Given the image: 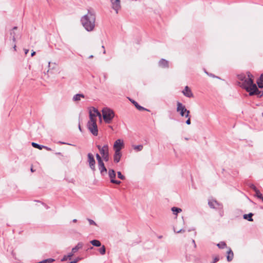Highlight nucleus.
Segmentation results:
<instances>
[{"label":"nucleus","instance_id":"obj_1","mask_svg":"<svg viewBox=\"0 0 263 263\" xmlns=\"http://www.w3.org/2000/svg\"><path fill=\"white\" fill-rule=\"evenodd\" d=\"M95 13L90 10H88L87 13L81 18V24L87 31H91L93 30L95 27Z\"/></svg>","mask_w":263,"mask_h":263},{"label":"nucleus","instance_id":"obj_2","mask_svg":"<svg viewBox=\"0 0 263 263\" xmlns=\"http://www.w3.org/2000/svg\"><path fill=\"white\" fill-rule=\"evenodd\" d=\"M251 75L248 73V92L249 95H257L258 97H261L263 96V91H259L256 84L253 83V80L250 77Z\"/></svg>","mask_w":263,"mask_h":263},{"label":"nucleus","instance_id":"obj_3","mask_svg":"<svg viewBox=\"0 0 263 263\" xmlns=\"http://www.w3.org/2000/svg\"><path fill=\"white\" fill-rule=\"evenodd\" d=\"M102 112L104 122L106 123H110L115 116L114 111L109 108L106 107L102 109Z\"/></svg>","mask_w":263,"mask_h":263},{"label":"nucleus","instance_id":"obj_4","mask_svg":"<svg viewBox=\"0 0 263 263\" xmlns=\"http://www.w3.org/2000/svg\"><path fill=\"white\" fill-rule=\"evenodd\" d=\"M237 78L238 79V85L247 90V79L245 74L244 73L238 74Z\"/></svg>","mask_w":263,"mask_h":263},{"label":"nucleus","instance_id":"obj_5","mask_svg":"<svg viewBox=\"0 0 263 263\" xmlns=\"http://www.w3.org/2000/svg\"><path fill=\"white\" fill-rule=\"evenodd\" d=\"M87 126L93 135H98V129L96 121L88 122Z\"/></svg>","mask_w":263,"mask_h":263},{"label":"nucleus","instance_id":"obj_6","mask_svg":"<svg viewBox=\"0 0 263 263\" xmlns=\"http://www.w3.org/2000/svg\"><path fill=\"white\" fill-rule=\"evenodd\" d=\"M89 120L88 122H92V121H96V117L97 116H99V117H101V115L100 112L98 111V110L93 107L92 110L89 111Z\"/></svg>","mask_w":263,"mask_h":263},{"label":"nucleus","instance_id":"obj_7","mask_svg":"<svg viewBox=\"0 0 263 263\" xmlns=\"http://www.w3.org/2000/svg\"><path fill=\"white\" fill-rule=\"evenodd\" d=\"M87 157H88V162L89 163V166L90 168H91V170L94 172L96 171V167H95L96 161L95 160L94 157H93V155L91 153H88L87 154Z\"/></svg>","mask_w":263,"mask_h":263},{"label":"nucleus","instance_id":"obj_8","mask_svg":"<svg viewBox=\"0 0 263 263\" xmlns=\"http://www.w3.org/2000/svg\"><path fill=\"white\" fill-rule=\"evenodd\" d=\"M176 110L181 117H183L185 114L186 107L181 102H177Z\"/></svg>","mask_w":263,"mask_h":263},{"label":"nucleus","instance_id":"obj_9","mask_svg":"<svg viewBox=\"0 0 263 263\" xmlns=\"http://www.w3.org/2000/svg\"><path fill=\"white\" fill-rule=\"evenodd\" d=\"M124 147L123 141L121 139H117L114 143V149L115 151L121 152L122 148Z\"/></svg>","mask_w":263,"mask_h":263},{"label":"nucleus","instance_id":"obj_10","mask_svg":"<svg viewBox=\"0 0 263 263\" xmlns=\"http://www.w3.org/2000/svg\"><path fill=\"white\" fill-rule=\"evenodd\" d=\"M108 176L110 179V182L112 183H115L116 184H120L121 182L119 180H117L115 179L116 177V173L115 171L112 169H109L108 171Z\"/></svg>","mask_w":263,"mask_h":263},{"label":"nucleus","instance_id":"obj_11","mask_svg":"<svg viewBox=\"0 0 263 263\" xmlns=\"http://www.w3.org/2000/svg\"><path fill=\"white\" fill-rule=\"evenodd\" d=\"M112 8L115 10L116 13H118L119 10L121 8L120 0H110Z\"/></svg>","mask_w":263,"mask_h":263},{"label":"nucleus","instance_id":"obj_12","mask_svg":"<svg viewBox=\"0 0 263 263\" xmlns=\"http://www.w3.org/2000/svg\"><path fill=\"white\" fill-rule=\"evenodd\" d=\"M208 204L211 208L220 209L222 208L221 204L215 200H211L208 202Z\"/></svg>","mask_w":263,"mask_h":263},{"label":"nucleus","instance_id":"obj_13","mask_svg":"<svg viewBox=\"0 0 263 263\" xmlns=\"http://www.w3.org/2000/svg\"><path fill=\"white\" fill-rule=\"evenodd\" d=\"M159 66L163 68H167L169 67V62L168 61L161 59L158 62Z\"/></svg>","mask_w":263,"mask_h":263},{"label":"nucleus","instance_id":"obj_14","mask_svg":"<svg viewBox=\"0 0 263 263\" xmlns=\"http://www.w3.org/2000/svg\"><path fill=\"white\" fill-rule=\"evenodd\" d=\"M183 94L186 97L191 98L193 97V94L191 90V89L187 86H186L182 91Z\"/></svg>","mask_w":263,"mask_h":263},{"label":"nucleus","instance_id":"obj_15","mask_svg":"<svg viewBox=\"0 0 263 263\" xmlns=\"http://www.w3.org/2000/svg\"><path fill=\"white\" fill-rule=\"evenodd\" d=\"M98 168L102 176H104L107 174V169L104 162L98 164Z\"/></svg>","mask_w":263,"mask_h":263},{"label":"nucleus","instance_id":"obj_16","mask_svg":"<svg viewBox=\"0 0 263 263\" xmlns=\"http://www.w3.org/2000/svg\"><path fill=\"white\" fill-rule=\"evenodd\" d=\"M122 154L121 152H116L115 151V154L114 155V161L116 163H118L121 159Z\"/></svg>","mask_w":263,"mask_h":263},{"label":"nucleus","instance_id":"obj_17","mask_svg":"<svg viewBox=\"0 0 263 263\" xmlns=\"http://www.w3.org/2000/svg\"><path fill=\"white\" fill-rule=\"evenodd\" d=\"M100 153L101 154L102 156L108 154L109 153L108 145L105 144L103 146H102V148H101V149H100Z\"/></svg>","mask_w":263,"mask_h":263},{"label":"nucleus","instance_id":"obj_18","mask_svg":"<svg viewBox=\"0 0 263 263\" xmlns=\"http://www.w3.org/2000/svg\"><path fill=\"white\" fill-rule=\"evenodd\" d=\"M129 100L130 101V102L135 105V106L139 110H147V111H149V110L147 109L146 108L140 106V105L138 104V103L133 100H132V99H129Z\"/></svg>","mask_w":263,"mask_h":263},{"label":"nucleus","instance_id":"obj_19","mask_svg":"<svg viewBox=\"0 0 263 263\" xmlns=\"http://www.w3.org/2000/svg\"><path fill=\"white\" fill-rule=\"evenodd\" d=\"M227 260L228 261H232L233 258V257H234V254H233V252L232 251V250L231 249V248H228V250L227 251Z\"/></svg>","mask_w":263,"mask_h":263},{"label":"nucleus","instance_id":"obj_20","mask_svg":"<svg viewBox=\"0 0 263 263\" xmlns=\"http://www.w3.org/2000/svg\"><path fill=\"white\" fill-rule=\"evenodd\" d=\"M83 246V244L81 242H79L76 247L73 248L71 250V252L74 254L76 253L79 249H82Z\"/></svg>","mask_w":263,"mask_h":263},{"label":"nucleus","instance_id":"obj_21","mask_svg":"<svg viewBox=\"0 0 263 263\" xmlns=\"http://www.w3.org/2000/svg\"><path fill=\"white\" fill-rule=\"evenodd\" d=\"M85 96L82 93H78L73 96L72 100L73 101H78L81 100V98H84Z\"/></svg>","mask_w":263,"mask_h":263},{"label":"nucleus","instance_id":"obj_22","mask_svg":"<svg viewBox=\"0 0 263 263\" xmlns=\"http://www.w3.org/2000/svg\"><path fill=\"white\" fill-rule=\"evenodd\" d=\"M17 29V27H14L12 30V31L10 32V35L12 36L13 42L14 43L16 42V37H15V30Z\"/></svg>","mask_w":263,"mask_h":263},{"label":"nucleus","instance_id":"obj_23","mask_svg":"<svg viewBox=\"0 0 263 263\" xmlns=\"http://www.w3.org/2000/svg\"><path fill=\"white\" fill-rule=\"evenodd\" d=\"M90 243L93 246L95 247H100L101 246V243L100 241L98 240L94 239L90 241Z\"/></svg>","mask_w":263,"mask_h":263},{"label":"nucleus","instance_id":"obj_24","mask_svg":"<svg viewBox=\"0 0 263 263\" xmlns=\"http://www.w3.org/2000/svg\"><path fill=\"white\" fill-rule=\"evenodd\" d=\"M74 254L73 253L70 252L67 255H64L63 258L61 259L62 261H64L67 260V259H70L71 257Z\"/></svg>","mask_w":263,"mask_h":263},{"label":"nucleus","instance_id":"obj_25","mask_svg":"<svg viewBox=\"0 0 263 263\" xmlns=\"http://www.w3.org/2000/svg\"><path fill=\"white\" fill-rule=\"evenodd\" d=\"M171 210L174 214L175 215H177L178 213H180L182 211V210L180 208L177 207H173Z\"/></svg>","mask_w":263,"mask_h":263},{"label":"nucleus","instance_id":"obj_26","mask_svg":"<svg viewBox=\"0 0 263 263\" xmlns=\"http://www.w3.org/2000/svg\"><path fill=\"white\" fill-rule=\"evenodd\" d=\"M31 145L33 147L38 148L40 150L42 149V148H43V147H44V145H40L35 142H32Z\"/></svg>","mask_w":263,"mask_h":263},{"label":"nucleus","instance_id":"obj_27","mask_svg":"<svg viewBox=\"0 0 263 263\" xmlns=\"http://www.w3.org/2000/svg\"><path fill=\"white\" fill-rule=\"evenodd\" d=\"M143 146L142 145H134L133 148L137 152H140L142 150Z\"/></svg>","mask_w":263,"mask_h":263},{"label":"nucleus","instance_id":"obj_28","mask_svg":"<svg viewBox=\"0 0 263 263\" xmlns=\"http://www.w3.org/2000/svg\"><path fill=\"white\" fill-rule=\"evenodd\" d=\"M254 192L255 193V196L257 197L258 198L262 199L263 196L262 195L260 191L258 190H257Z\"/></svg>","mask_w":263,"mask_h":263},{"label":"nucleus","instance_id":"obj_29","mask_svg":"<svg viewBox=\"0 0 263 263\" xmlns=\"http://www.w3.org/2000/svg\"><path fill=\"white\" fill-rule=\"evenodd\" d=\"M217 246L220 249H223L227 247L226 243L223 241H221L220 243H218Z\"/></svg>","mask_w":263,"mask_h":263},{"label":"nucleus","instance_id":"obj_30","mask_svg":"<svg viewBox=\"0 0 263 263\" xmlns=\"http://www.w3.org/2000/svg\"><path fill=\"white\" fill-rule=\"evenodd\" d=\"M99 251L101 255H104L106 252V248L104 246H102L99 249Z\"/></svg>","mask_w":263,"mask_h":263},{"label":"nucleus","instance_id":"obj_31","mask_svg":"<svg viewBox=\"0 0 263 263\" xmlns=\"http://www.w3.org/2000/svg\"><path fill=\"white\" fill-rule=\"evenodd\" d=\"M96 158L98 161V164L103 162L101 156L99 155V154H96Z\"/></svg>","mask_w":263,"mask_h":263},{"label":"nucleus","instance_id":"obj_32","mask_svg":"<svg viewBox=\"0 0 263 263\" xmlns=\"http://www.w3.org/2000/svg\"><path fill=\"white\" fill-rule=\"evenodd\" d=\"M118 177L120 178L121 180L125 179V176L122 174V173L120 172H117Z\"/></svg>","mask_w":263,"mask_h":263},{"label":"nucleus","instance_id":"obj_33","mask_svg":"<svg viewBox=\"0 0 263 263\" xmlns=\"http://www.w3.org/2000/svg\"><path fill=\"white\" fill-rule=\"evenodd\" d=\"M257 84L259 88H263V81H261L260 79L257 81Z\"/></svg>","mask_w":263,"mask_h":263},{"label":"nucleus","instance_id":"obj_34","mask_svg":"<svg viewBox=\"0 0 263 263\" xmlns=\"http://www.w3.org/2000/svg\"><path fill=\"white\" fill-rule=\"evenodd\" d=\"M87 220L88 221L90 225L97 226L96 223L93 220L88 218Z\"/></svg>","mask_w":263,"mask_h":263},{"label":"nucleus","instance_id":"obj_35","mask_svg":"<svg viewBox=\"0 0 263 263\" xmlns=\"http://www.w3.org/2000/svg\"><path fill=\"white\" fill-rule=\"evenodd\" d=\"M102 157L105 161L107 162L109 160V153L102 156Z\"/></svg>","mask_w":263,"mask_h":263},{"label":"nucleus","instance_id":"obj_36","mask_svg":"<svg viewBox=\"0 0 263 263\" xmlns=\"http://www.w3.org/2000/svg\"><path fill=\"white\" fill-rule=\"evenodd\" d=\"M81 258L80 257H77L76 259H74L73 260L69 262V263H77L78 261H79L80 260H81Z\"/></svg>","mask_w":263,"mask_h":263},{"label":"nucleus","instance_id":"obj_37","mask_svg":"<svg viewBox=\"0 0 263 263\" xmlns=\"http://www.w3.org/2000/svg\"><path fill=\"white\" fill-rule=\"evenodd\" d=\"M253 215V214L249 213L248 214V221H253V219L252 218V216Z\"/></svg>","mask_w":263,"mask_h":263},{"label":"nucleus","instance_id":"obj_38","mask_svg":"<svg viewBox=\"0 0 263 263\" xmlns=\"http://www.w3.org/2000/svg\"><path fill=\"white\" fill-rule=\"evenodd\" d=\"M174 231L175 232L177 233H180V232H185V230H183V229H180L179 230H176L175 228L174 229Z\"/></svg>","mask_w":263,"mask_h":263},{"label":"nucleus","instance_id":"obj_39","mask_svg":"<svg viewBox=\"0 0 263 263\" xmlns=\"http://www.w3.org/2000/svg\"><path fill=\"white\" fill-rule=\"evenodd\" d=\"M250 187L254 191H255L256 190H258L256 186L253 184H251L250 185Z\"/></svg>","mask_w":263,"mask_h":263},{"label":"nucleus","instance_id":"obj_40","mask_svg":"<svg viewBox=\"0 0 263 263\" xmlns=\"http://www.w3.org/2000/svg\"><path fill=\"white\" fill-rule=\"evenodd\" d=\"M185 123L187 124V125H190L191 122V119H190V118H189V119H187V120L186 121Z\"/></svg>","mask_w":263,"mask_h":263},{"label":"nucleus","instance_id":"obj_41","mask_svg":"<svg viewBox=\"0 0 263 263\" xmlns=\"http://www.w3.org/2000/svg\"><path fill=\"white\" fill-rule=\"evenodd\" d=\"M43 148H45L46 149H47V151H51V149L50 147H48L46 146H44Z\"/></svg>","mask_w":263,"mask_h":263},{"label":"nucleus","instance_id":"obj_42","mask_svg":"<svg viewBox=\"0 0 263 263\" xmlns=\"http://www.w3.org/2000/svg\"><path fill=\"white\" fill-rule=\"evenodd\" d=\"M219 260V258L218 257H215L214 259V260H213V263H216L217 261H218Z\"/></svg>","mask_w":263,"mask_h":263},{"label":"nucleus","instance_id":"obj_43","mask_svg":"<svg viewBox=\"0 0 263 263\" xmlns=\"http://www.w3.org/2000/svg\"><path fill=\"white\" fill-rule=\"evenodd\" d=\"M192 257H194V259L195 262H197V261H198L199 260V259L198 257H196L194 256H193Z\"/></svg>","mask_w":263,"mask_h":263},{"label":"nucleus","instance_id":"obj_44","mask_svg":"<svg viewBox=\"0 0 263 263\" xmlns=\"http://www.w3.org/2000/svg\"><path fill=\"white\" fill-rule=\"evenodd\" d=\"M190 110H187L186 108V110H185V114H187L188 116L190 115Z\"/></svg>","mask_w":263,"mask_h":263},{"label":"nucleus","instance_id":"obj_45","mask_svg":"<svg viewBox=\"0 0 263 263\" xmlns=\"http://www.w3.org/2000/svg\"><path fill=\"white\" fill-rule=\"evenodd\" d=\"M97 147L98 148V149L99 150V151H100V149H101V148H102V147H101L100 145H97Z\"/></svg>","mask_w":263,"mask_h":263},{"label":"nucleus","instance_id":"obj_46","mask_svg":"<svg viewBox=\"0 0 263 263\" xmlns=\"http://www.w3.org/2000/svg\"><path fill=\"white\" fill-rule=\"evenodd\" d=\"M192 242H193V243H194V247L196 248V245L195 241V240L194 239L192 240Z\"/></svg>","mask_w":263,"mask_h":263},{"label":"nucleus","instance_id":"obj_47","mask_svg":"<svg viewBox=\"0 0 263 263\" xmlns=\"http://www.w3.org/2000/svg\"><path fill=\"white\" fill-rule=\"evenodd\" d=\"M24 50L25 54H27L29 52V49H25Z\"/></svg>","mask_w":263,"mask_h":263},{"label":"nucleus","instance_id":"obj_48","mask_svg":"<svg viewBox=\"0 0 263 263\" xmlns=\"http://www.w3.org/2000/svg\"><path fill=\"white\" fill-rule=\"evenodd\" d=\"M35 54V52L34 51H32V53H31V57H33V55H34Z\"/></svg>","mask_w":263,"mask_h":263},{"label":"nucleus","instance_id":"obj_49","mask_svg":"<svg viewBox=\"0 0 263 263\" xmlns=\"http://www.w3.org/2000/svg\"><path fill=\"white\" fill-rule=\"evenodd\" d=\"M14 46H13V49L15 51H16V44H15V43H14Z\"/></svg>","mask_w":263,"mask_h":263},{"label":"nucleus","instance_id":"obj_50","mask_svg":"<svg viewBox=\"0 0 263 263\" xmlns=\"http://www.w3.org/2000/svg\"><path fill=\"white\" fill-rule=\"evenodd\" d=\"M260 79L261 81H263V73L260 76Z\"/></svg>","mask_w":263,"mask_h":263},{"label":"nucleus","instance_id":"obj_51","mask_svg":"<svg viewBox=\"0 0 263 263\" xmlns=\"http://www.w3.org/2000/svg\"><path fill=\"white\" fill-rule=\"evenodd\" d=\"M243 218L245 219H247V214H245L243 215Z\"/></svg>","mask_w":263,"mask_h":263},{"label":"nucleus","instance_id":"obj_52","mask_svg":"<svg viewBox=\"0 0 263 263\" xmlns=\"http://www.w3.org/2000/svg\"><path fill=\"white\" fill-rule=\"evenodd\" d=\"M184 117H185V118H187V119H189V118H190V115L188 116L187 114H185Z\"/></svg>","mask_w":263,"mask_h":263},{"label":"nucleus","instance_id":"obj_53","mask_svg":"<svg viewBox=\"0 0 263 263\" xmlns=\"http://www.w3.org/2000/svg\"><path fill=\"white\" fill-rule=\"evenodd\" d=\"M79 130L82 132V129H81V126H80V124L79 123Z\"/></svg>","mask_w":263,"mask_h":263},{"label":"nucleus","instance_id":"obj_54","mask_svg":"<svg viewBox=\"0 0 263 263\" xmlns=\"http://www.w3.org/2000/svg\"><path fill=\"white\" fill-rule=\"evenodd\" d=\"M59 143H60L61 144H66L67 143H65V142H59Z\"/></svg>","mask_w":263,"mask_h":263},{"label":"nucleus","instance_id":"obj_55","mask_svg":"<svg viewBox=\"0 0 263 263\" xmlns=\"http://www.w3.org/2000/svg\"><path fill=\"white\" fill-rule=\"evenodd\" d=\"M72 221L73 222H76L77 221V220L76 219H73Z\"/></svg>","mask_w":263,"mask_h":263},{"label":"nucleus","instance_id":"obj_56","mask_svg":"<svg viewBox=\"0 0 263 263\" xmlns=\"http://www.w3.org/2000/svg\"><path fill=\"white\" fill-rule=\"evenodd\" d=\"M48 260H49V261L52 262V261H54V259H49Z\"/></svg>","mask_w":263,"mask_h":263},{"label":"nucleus","instance_id":"obj_57","mask_svg":"<svg viewBox=\"0 0 263 263\" xmlns=\"http://www.w3.org/2000/svg\"><path fill=\"white\" fill-rule=\"evenodd\" d=\"M187 260H190H190H192V259H191V258H190V257L189 259H188V258H187Z\"/></svg>","mask_w":263,"mask_h":263},{"label":"nucleus","instance_id":"obj_58","mask_svg":"<svg viewBox=\"0 0 263 263\" xmlns=\"http://www.w3.org/2000/svg\"><path fill=\"white\" fill-rule=\"evenodd\" d=\"M104 79H106V74H105V75H104Z\"/></svg>","mask_w":263,"mask_h":263},{"label":"nucleus","instance_id":"obj_59","mask_svg":"<svg viewBox=\"0 0 263 263\" xmlns=\"http://www.w3.org/2000/svg\"><path fill=\"white\" fill-rule=\"evenodd\" d=\"M92 57H93V55H90V56L89 57V58H92Z\"/></svg>","mask_w":263,"mask_h":263},{"label":"nucleus","instance_id":"obj_60","mask_svg":"<svg viewBox=\"0 0 263 263\" xmlns=\"http://www.w3.org/2000/svg\"><path fill=\"white\" fill-rule=\"evenodd\" d=\"M31 171L32 172H34V171L33 170L32 168H31Z\"/></svg>","mask_w":263,"mask_h":263},{"label":"nucleus","instance_id":"obj_61","mask_svg":"<svg viewBox=\"0 0 263 263\" xmlns=\"http://www.w3.org/2000/svg\"><path fill=\"white\" fill-rule=\"evenodd\" d=\"M102 48L104 49V46H102Z\"/></svg>","mask_w":263,"mask_h":263},{"label":"nucleus","instance_id":"obj_62","mask_svg":"<svg viewBox=\"0 0 263 263\" xmlns=\"http://www.w3.org/2000/svg\"><path fill=\"white\" fill-rule=\"evenodd\" d=\"M103 53H105V50H104Z\"/></svg>","mask_w":263,"mask_h":263},{"label":"nucleus","instance_id":"obj_63","mask_svg":"<svg viewBox=\"0 0 263 263\" xmlns=\"http://www.w3.org/2000/svg\"><path fill=\"white\" fill-rule=\"evenodd\" d=\"M50 62H49V63H48L49 66L50 65Z\"/></svg>","mask_w":263,"mask_h":263},{"label":"nucleus","instance_id":"obj_64","mask_svg":"<svg viewBox=\"0 0 263 263\" xmlns=\"http://www.w3.org/2000/svg\"><path fill=\"white\" fill-rule=\"evenodd\" d=\"M261 200H262V201H263V197H262V199H261Z\"/></svg>","mask_w":263,"mask_h":263}]
</instances>
